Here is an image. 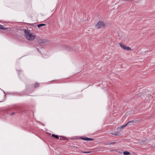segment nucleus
I'll return each mask as SVG.
<instances>
[{"label":"nucleus","instance_id":"f257e3e1","mask_svg":"<svg viewBox=\"0 0 155 155\" xmlns=\"http://www.w3.org/2000/svg\"><path fill=\"white\" fill-rule=\"evenodd\" d=\"M24 35L27 40L32 41L35 38L36 36L34 33L28 30H25Z\"/></svg>","mask_w":155,"mask_h":155},{"label":"nucleus","instance_id":"f03ea898","mask_svg":"<svg viewBox=\"0 0 155 155\" xmlns=\"http://www.w3.org/2000/svg\"><path fill=\"white\" fill-rule=\"evenodd\" d=\"M95 27L97 29L104 28L105 27L104 22L102 21H99L95 25Z\"/></svg>","mask_w":155,"mask_h":155},{"label":"nucleus","instance_id":"7ed1b4c3","mask_svg":"<svg viewBox=\"0 0 155 155\" xmlns=\"http://www.w3.org/2000/svg\"><path fill=\"white\" fill-rule=\"evenodd\" d=\"M119 45L120 47L124 50L127 51L131 50V48L130 47L126 46L124 44H123L121 43H120Z\"/></svg>","mask_w":155,"mask_h":155},{"label":"nucleus","instance_id":"20e7f679","mask_svg":"<svg viewBox=\"0 0 155 155\" xmlns=\"http://www.w3.org/2000/svg\"><path fill=\"white\" fill-rule=\"evenodd\" d=\"M126 126L125 125L121 126L117 128V130L118 132H120Z\"/></svg>","mask_w":155,"mask_h":155},{"label":"nucleus","instance_id":"39448f33","mask_svg":"<svg viewBox=\"0 0 155 155\" xmlns=\"http://www.w3.org/2000/svg\"><path fill=\"white\" fill-rule=\"evenodd\" d=\"M82 139L84 140H87V141H91L93 140V139L92 138H88V137H83L82 138Z\"/></svg>","mask_w":155,"mask_h":155},{"label":"nucleus","instance_id":"423d86ee","mask_svg":"<svg viewBox=\"0 0 155 155\" xmlns=\"http://www.w3.org/2000/svg\"><path fill=\"white\" fill-rule=\"evenodd\" d=\"M134 122V121L133 120H130L127 123L125 124L126 126H127L128 125H130L131 124L133 123Z\"/></svg>","mask_w":155,"mask_h":155},{"label":"nucleus","instance_id":"0eeeda50","mask_svg":"<svg viewBox=\"0 0 155 155\" xmlns=\"http://www.w3.org/2000/svg\"><path fill=\"white\" fill-rule=\"evenodd\" d=\"M45 24H41L38 25V28H41V27L44 26H45Z\"/></svg>","mask_w":155,"mask_h":155},{"label":"nucleus","instance_id":"6e6552de","mask_svg":"<svg viewBox=\"0 0 155 155\" xmlns=\"http://www.w3.org/2000/svg\"><path fill=\"white\" fill-rule=\"evenodd\" d=\"M0 29H2L3 30H5L7 29V28H4V26L3 25H0Z\"/></svg>","mask_w":155,"mask_h":155},{"label":"nucleus","instance_id":"1a4fd4ad","mask_svg":"<svg viewBox=\"0 0 155 155\" xmlns=\"http://www.w3.org/2000/svg\"><path fill=\"white\" fill-rule=\"evenodd\" d=\"M52 136L53 137H54L55 138L57 139H58L59 138V136L58 135H55L54 134H52Z\"/></svg>","mask_w":155,"mask_h":155},{"label":"nucleus","instance_id":"9d476101","mask_svg":"<svg viewBox=\"0 0 155 155\" xmlns=\"http://www.w3.org/2000/svg\"><path fill=\"white\" fill-rule=\"evenodd\" d=\"M123 154L124 155H128L130 154V153L127 151H125L123 152Z\"/></svg>","mask_w":155,"mask_h":155},{"label":"nucleus","instance_id":"9b49d317","mask_svg":"<svg viewBox=\"0 0 155 155\" xmlns=\"http://www.w3.org/2000/svg\"><path fill=\"white\" fill-rule=\"evenodd\" d=\"M111 134L115 136L118 135V133L117 132H114V133H111Z\"/></svg>","mask_w":155,"mask_h":155},{"label":"nucleus","instance_id":"f8f14e48","mask_svg":"<svg viewBox=\"0 0 155 155\" xmlns=\"http://www.w3.org/2000/svg\"><path fill=\"white\" fill-rule=\"evenodd\" d=\"M38 86H39V84L38 83H36V84H35V87H38Z\"/></svg>","mask_w":155,"mask_h":155},{"label":"nucleus","instance_id":"ddd939ff","mask_svg":"<svg viewBox=\"0 0 155 155\" xmlns=\"http://www.w3.org/2000/svg\"><path fill=\"white\" fill-rule=\"evenodd\" d=\"M90 152H84V151L82 152V153H89Z\"/></svg>","mask_w":155,"mask_h":155},{"label":"nucleus","instance_id":"4468645a","mask_svg":"<svg viewBox=\"0 0 155 155\" xmlns=\"http://www.w3.org/2000/svg\"><path fill=\"white\" fill-rule=\"evenodd\" d=\"M14 114V113L13 112V113H12L11 114V115H12L13 114Z\"/></svg>","mask_w":155,"mask_h":155},{"label":"nucleus","instance_id":"2eb2a0df","mask_svg":"<svg viewBox=\"0 0 155 155\" xmlns=\"http://www.w3.org/2000/svg\"><path fill=\"white\" fill-rule=\"evenodd\" d=\"M113 143H111L109 144V145L110 144H111Z\"/></svg>","mask_w":155,"mask_h":155}]
</instances>
